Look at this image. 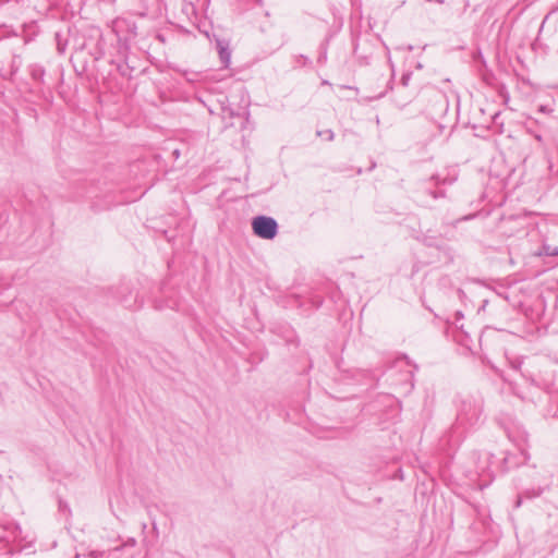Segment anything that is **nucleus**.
Masks as SVG:
<instances>
[{"instance_id": "16", "label": "nucleus", "mask_w": 558, "mask_h": 558, "mask_svg": "<svg viewBox=\"0 0 558 558\" xmlns=\"http://www.w3.org/2000/svg\"><path fill=\"white\" fill-rule=\"evenodd\" d=\"M301 61H307V57L301 56Z\"/></svg>"}, {"instance_id": "9", "label": "nucleus", "mask_w": 558, "mask_h": 558, "mask_svg": "<svg viewBox=\"0 0 558 558\" xmlns=\"http://www.w3.org/2000/svg\"><path fill=\"white\" fill-rule=\"evenodd\" d=\"M215 43L217 51H220L221 48H227V46L229 45V41L222 38H216Z\"/></svg>"}, {"instance_id": "7", "label": "nucleus", "mask_w": 558, "mask_h": 558, "mask_svg": "<svg viewBox=\"0 0 558 558\" xmlns=\"http://www.w3.org/2000/svg\"><path fill=\"white\" fill-rule=\"evenodd\" d=\"M218 54L221 63L223 64V66L227 68L231 61V50L229 48V45L227 46V48H221V50L218 51Z\"/></svg>"}, {"instance_id": "8", "label": "nucleus", "mask_w": 558, "mask_h": 558, "mask_svg": "<svg viewBox=\"0 0 558 558\" xmlns=\"http://www.w3.org/2000/svg\"><path fill=\"white\" fill-rule=\"evenodd\" d=\"M317 135L329 142L335 137V133L331 130L317 131Z\"/></svg>"}, {"instance_id": "3", "label": "nucleus", "mask_w": 558, "mask_h": 558, "mask_svg": "<svg viewBox=\"0 0 558 558\" xmlns=\"http://www.w3.org/2000/svg\"><path fill=\"white\" fill-rule=\"evenodd\" d=\"M399 372L400 373V378L397 379V380H393L392 384L393 385H400L403 387V391L405 393L410 392L412 389H413V376H414V371L412 368V365H411V362L409 361V359L407 356H401V357H398L391 368H390V372Z\"/></svg>"}, {"instance_id": "4", "label": "nucleus", "mask_w": 558, "mask_h": 558, "mask_svg": "<svg viewBox=\"0 0 558 558\" xmlns=\"http://www.w3.org/2000/svg\"><path fill=\"white\" fill-rule=\"evenodd\" d=\"M252 229L258 238L272 240L278 233V223L272 217L256 216L252 219Z\"/></svg>"}, {"instance_id": "21", "label": "nucleus", "mask_w": 558, "mask_h": 558, "mask_svg": "<svg viewBox=\"0 0 558 558\" xmlns=\"http://www.w3.org/2000/svg\"><path fill=\"white\" fill-rule=\"evenodd\" d=\"M75 558H80V556H78V555H76V556H75Z\"/></svg>"}, {"instance_id": "11", "label": "nucleus", "mask_w": 558, "mask_h": 558, "mask_svg": "<svg viewBox=\"0 0 558 558\" xmlns=\"http://www.w3.org/2000/svg\"><path fill=\"white\" fill-rule=\"evenodd\" d=\"M136 545L135 538H129L123 546L134 547Z\"/></svg>"}, {"instance_id": "13", "label": "nucleus", "mask_w": 558, "mask_h": 558, "mask_svg": "<svg viewBox=\"0 0 558 558\" xmlns=\"http://www.w3.org/2000/svg\"><path fill=\"white\" fill-rule=\"evenodd\" d=\"M423 242H424L426 245H428V246L434 245V239H432V238H424V239H423Z\"/></svg>"}, {"instance_id": "15", "label": "nucleus", "mask_w": 558, "mask_h": 558, "mask_svg": "<svg viewBox=\"0 0 558 558\" xmlns=\"http://www.w3.org/2000/svg\"><path fill=\"white\" fill-rule=\"evenodd\" d=\"M301 61H307V57L301 56Z\"/></svg>"}, {"instance_id": "2", "label": "nucleus", "mask_w": 558, "mask_h": 558, "mask_svg": "<svg viewBox=\"0 0 558 558\" xmlns=\"http://www.w3.org/2000/svg\"><path fill=\"white\" fill-rule=\"evenodd\" d=\"M454 179L442 178L439 174L433 175L428 181L423 182L420 189L415 192L416 202L423 207L430 206V199H438L445 197V191L441 189H434V185L451 184Z\"/></svg>"}, {"instance_id": "1", "label": "nucleus", "mask_w": 558, "mask_h": 558, "mask_svg": "<svg viewBox=\"0 0 558 558\" xmlns=\"http://www.w3.org/2000/svg\"><path fill=\"white\" fill-rule=\"evenodd\" d=\"M483 415V399L475 396L462 397L457 405L456 422L452 432L462 434L481 423Z\"/></svg>"}, {"instance_id": "19", "label": "nucleus", "mask_w": 558, "mask_h": 558, "mask_svg": "<svg viewBox=\"0 0 558 558\" xmlns=\"http://www.w3.org/2000/svg\"><path fill=\"white\" fill-rule=\"evenodd\" d=\"M185 76H187V73H185ZM189 81H193L192 76L186 77Z\"/></svg>"}, {"instance_id": "10", "label": "nucleus", "mask_w": 558, "mask_h": 558, "mask_svg": "<svg viewBox=\"0 0 558 558\" xmlns=\"http://www.w3.org/2000/svg\"><path fill=\"white\" fill-rule=\"evenodd\" d=\"M410 78H411V72L404 73L401 77V84L403 86H408Z\"/></svg>"}, {"instance_id": "6", "label": "nucleus", "mask_w": 558, "mask_h": 558, "mask_svg": "<svg viewBox=\"0 0 558 558\" xmlns=\"http://www.w3.org/2000/svg\"><path fill=\"white\" fill-rule=\"evenodd\" d=\"M29 74L32 78L38 83H44L45 69L39 64L29 65Z\"/></svg>"}, {"instance_id": "17", "label": "nucleus", "mask_w": 558, "mask_h": 558, "mask_svg": "<svg viewBox=\"0 0 558 558\" xmlns=\"http://www.w3.org/2000/svg\"><path fill=\"white\" fill-rule=\"evenodd\" d=\"M473 216H465L463 219L464 220H468V219H471Z\"/></svg>"}, {"instance_id": "14", "label": "nucleus", "mask_w": 558, "mask_h": 558, "mask_svg": "<svg viewBox=\"0 0 558 558\" xmlns=\"http://www.w3.org/2000/svg\"><path fill=\"white\" fill-rule=\"evenodd\" d=\"M535 140H536V141H538V142H542V136H541V135H538V134H536V135H535Z\"/></svg>"}, {"instance_id": "18", "label": "nucleus", "mask_w": 558, "mask_h": 558, "mask_svg": "<svg viewBox=\"0 0 558 558\" xmlns=\"http://www.w3.org/2000/svg\"><path fill=\"white\" fill-rule=\"evenodd\" d=\"M548 255H557L558 252H551V253H547Z\"/></svg>"}, {"instance_id": "20", "label": "nucleus", "mask_w": 558, "mask_h": 558, "mask_svg": "<svg viewBox=\"0 0 558 558\" xmlns=\"http://www.w3.org/2000/svg\"><path fill=\"white\" fill-rule=\"evenodd\" d=\"M60 508H61V509H65V506H64V505H62V502H60Z\"/></svg>"}, {"instance_id": "12", "label": "nucleus", "mask_w": 558, "mask_h": 558, "mask_svg": "<svg viewBox=\"0 0 558 558\" xmlns=\"http://www.w3.org/2000/svg\"><path fill=\"white\" fill-rule=\"evenodd\" d=\"M89 557L90 558H100L102 557V553L101 551H97V550H93L89 553Z\"/></svg>"}, {"instance_id": "5", "label": "nucleus", "mask_w": 558, "mask_h": 558, "mask_svg": "<svg viewBox=\"0 0 558 558\" xmlns=\"http://www.w3.org/2000/svg\"><path fill=\"white\" fill-rule=\"evenodd\" d=\"M546 489H549V484L545 487H536L532 489H526L518 495L517 501H515V508H519L522 505L523 498L525 499H534L539 497Z\"/></svg>"}]
</instances>
